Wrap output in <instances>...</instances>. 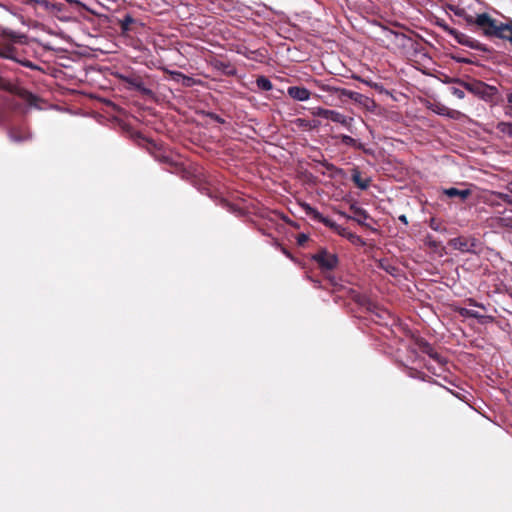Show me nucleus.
<instances>
[{
	"label": "nucleus",
	"instance_id": "nucleus-1",
	"mask_svg": "<svg viewBox=\"0 0 512 512\" xmlns=\"http://www.w3.org/2000/svg\"><path fill=\"white\" fill-rule=\"evenodd\" d=\"M465 20L469 25L479 27L487 37H497L512 43V21L501 23L492 19L486 13L479 14L476 17L467 15Z\"/></svg>",
	"mask_w": 512,
	"mask_h": 512
},
{
	"label": "nucleus",
	"instance_id": "nucleus-2",
	"mask_svg": "<svg viewBox=\"0 0 512 512\" xmlns=\"http://www.w3.org/2000/svg\"><path fill=\"white\" fill-rule=\"evenodd\" d=\"M337 264V255L322 249V288H330L332 291H348L349 289L340 278H336L330 272H324V269H333Z\"/></svg>",
	"mask_w": 512,
	"mask_h": 512
},
{
	"label": "nucleus",
	"instance_id": "nucleus-3",
	"mask_svg": "<svg viewBox=\"0 0 512 512\" xmlns=\"http://www.w3.org/2000/svg\"><path fill=\"white\" fill-rule=\"evenodd\" d=\"M322 102L327 105L337 106L347 99H353L359 94L345 89L333 87L329 84H322Z\"/></svg>",
	"mask_w": 512,
	"mask_h": 512
},
{
	"label": "nucleus",
	"instance_id": "nucleus-4",
	"mask_svg": "<svg viewBox=\"0 0 512 512\" xmlns=\"http://www.w3.org/2000/svg\"><path fill=\"white\" fill-rule=\"evenodd\" d=\"M452 82L458 83L461 85L464 89L469 91L470 93L484 99L489 100L492 99L496 93L497 88L494 86H490L482 81L474 80L472 82H466L463 80H460L458 78L452 79Z\"/></svg>",
	"mask_w": 512,
	"mask_h": 512
},
{
	"label": "nucleus",
	"instance_id": "nucleus-5",
	"mask_svg": "<svg viewBox=\"0 0 512 512\" xmlns=\"http://www.w3.org/2000/svg\"><path fill=\"white\" fill-rule=\"evenodd\" d=\"M322 119L332 121L344 127L345 129L351 131L353 118L347 117L337 111L322 108Z\"/></svg>",
	"mask_w": 512,
	"mask_h": 512
},
{
	"label": "nucleus",
	"instance_id": "nucleus-6",
	"mask_svg": "<svg viewBox=\"0 0 512 512\" xmlns=\"http://www.w3.org/2000/svg\"><path fill=\"white\" fill-rule=\"evenodd\" d=\"M450 34L461 45H464L471 49H475V50H479V51H487L486 47L483 44H481L478 40L473 39L472 37H470L464 33H461L457 30L451 29Z\"/></svg>",
	"mask_w": 512,
	"mask_h": 512
},
{
	"label": "nucleus",
	"instance_id": "nucleus-7",
	"mask_svg": "<svg viewBox=\"0 0 512 512\" xmlns=\"http://www.w3.org/2000/svg\"><path fill=\"white\" fill-rule=\"evenodd\" d=\"M450 245L460 252H474L476 243L473 238L457 237L450 241Z\"/></svg>",
	"mask_w": 512,
	"mask_h": 512
},
{
	"label": "nucleus",
	"instance_id": "nucleus-8",
	"mask_svg": "<svg viewBox=\"0 0 512 512\" xmlns=\"http://www.w3.org/2000/svg\"><path fill=\"white\" fill-rule=\"evenodd\" d=\"M430 109L434 113H436L437 115L445 116V117H448V118L453 119V120H458L462 116V113L460 111L451 109V108H449L446 105L441 104V103L433 104L430 107Z\"/></svg>",
	"mask_w": 512,
	"mask_h": 512
},
{
	"label": "nucleus",
	"instance_id": "nucleus-9",
	"mask_svg": "<svg viewBox=\"0 0 512 512\" xmlns=\"http://www.w3.org/2000/svg\"><path fill=\"white\" fill-rule=\"evenodd\" d=\"M218 7L225 12L235 13L236 15L243 14L247 10L244 4L235 0H222L218 3Z\"/></svg>",
	"mask_w": 512,
	"mask_h": 512
},
{
	"label": "nucleus",
	"instance_id": "nucleus-10",
	"mask_svg": "<svg viewBox=\"0 0 512 512\" xmlns=\"http://www.w3.org/2000/svg\"><path fill=\"white\" fill-rule=\"evenodd\" d=\"M9 138L15 143H21L23 141L31 139L30 131L24 126L12 127L8 132Z\"/></svg>",
	"mask_w": 512,
	"mask_h": 512
},
{
	"label": "nucleus",
	"instance_id": "nucleus-11",
	"mask_svg": "<svg viewBox=\"0 0 512 512\" xmlns=\"http://www.w3.org/2000/svg\"><path fill=\"white\" fill-rule=\"evenodd\" d=\"M236 52L245 58L257 62H263L266 58L265 51L263 50H250L245 46H238Z\"/></svg>",
	"mask_w": 512,
	"mask_h": 512
},
{
	"label": "nucleus",
	"instance_id": "nucleus-12",
	"mask_svg": "<svg viewBox=\"0 0 512 512\" xmlns=\"http://www.w3.org/2000/svg\"><path fill=\"white\" fill-rule=\"evenodd\" d=\"M351 180L361 190H367L371 184V178L368 176L363 177L357 168L352 169Z\"/></svg>",
	"mask_w": 512,
	"mask_h": 512
},
{
	"label": "nucleus",
	"instance_id": "nucleus-13",
	"mask_svg": "<svg viewBox=\"0 0 512 512\" xmlns=\"http://www.w3.org/2000/svg\"><path fill=\"white\" fill-rule=\"evenodd\" d=\"M443 194L449 198H459L461 201H465L471 194L470 189H458L456 187H449L443 189Z\"/></svg>",
	"mask_w": 512,
	"mask_h": 512
},
{
	"label": "nucleus",
	"instance_id": "nucleus-14",
	"mask_svg": "<svg viewBox=\"0 0 512 512\" xmlns=\"http://www.w3.org/2000/svg\"><path fill=\"white\" fill-rule=\"evenodd\" d=\"M288 95L298 101H305L309 98L310 92L304 87L291 86L287 90Z\"/></svg>",
	"mask_w": 512,
	"mask_h": 512
},
{
	"label": "nucleus",
	"instance_id": "nucleus-15",
	"mask_svg": "<svg viewBox=\"0 0 512 512\" xmlns=\"http://www.w3.org/2000/svg\"><path fill=\"white\" fill-rule=\"evenodd\" d=\"M352 216L350 219L356 221L359 225L368 226L366 220L369 218L368 213L361 207L351 206Z\"/></svg>",
	"mask_w": 512,
	"mask_h": 512
},
{
	"label": "nucleus",
	"instance_id": "nucleus-16",
	"mask_svg": "<svg viewBox=\"0 0 512 512\" xmlns=\"http://www.w3.org/2000/svg\"><path fill=\"white\" fill-rule=\"evenodd\" d=\"M422 351L441 366L447 363L446 359L439 355L428 343L423 344Z\"/></svg>",
	"mask_w": 512,
	"mask_h": 512
},
{
	"label": "nucleus",
	"instance_id": "nucleus-17",
	"mask_svg": "<svg viewBox=\"0 0 512 512\" xmlns=\"http://www.w3.org/2000/svg\"><path fill=\"white\" fill-rule=\"evenodd\" d=\"M322 224L331 227L335 233H337L338 235H340L344 238L349 231V230H347V228H345L339 224H336L333 221L326 219L324 217H322Z\"/></svg>",
	"mask_w": 512,
	"mask_h": 512
},
{
	"label": "nucleus",
	"instance_id": "nucleus-18",
	"mask_svg": "<svg viewBox=\"0 0 512 512\" xmlns=\"http://www.w3.org/2000/svg\"><path fill=\"white\" fill-rule=\"evenodd\" d=\"M322 175L328 174L329 177H335L336 175H341L342 171L340 169L335 168L332 164L322 160Z\"/></svg>",
	"mask_w": 512,
	"mask_h": 512
},
{
	"label": "nucleus",
	"instance_id": "nucleus-19",
	"mask_svg": "<svg viewBox=\"0 0 512 512\" xmlns=\"http://www.w3.org/2000/svg\"><path fill=\"white\" fill-rule=\"evenodd\" d=\"M171 75L173 76L174 80H176L177 82H180L184 86L189 87L194 84L193 78L186 76L181 72H171Z\"/></svg>",
	"mask_w": 512,
	"mask_h": 512
},
{
	"label": "nucleus",
	"instance_id": "nucleus-20",
	"mask_svg": "<svg viewBox=\"0 0 512 512\" xmlns=\"http://www.w3.org/2000/svg\"><path fill=\"white\" fill-rule=\"evenodd\" d=\"M256 85L260 90L270 91L273 88L272 82L265 76H259L256 79Z\"/></svg>",
	"mask_w": 512,
	"mask_h": 512
},
{
	"label": "nucleus",
	"instance_id": "nucleus-21",
	"mask_svg": "<svg viewBox=\"0 0 512 512\" xmlns=\"http://www.w3.org/2000/svg\"><path fill=\"white\" fill-rule=\"evenodd\" d=\"M460 314L464 317L475 318L478 320H482L485 318V316L480 314L478 311L473 310V309H468V308H461Z\"/></svg>",
	"mask_w": 512,
	"mask_h": 512
},
{
	"label": "nucleus",
	"instance_id": "nucleus-22",
	"mask_svg": "<svg viewBox=\"0 0 512 512\" xmlns=\"http://www.w3.org/2000/svg\"><path fill=\"white\" fill-rule=\"evenodd\" d=\"M496 129L505 135H508L512 138V123L511 122H499L496 125Z\"/></svg>",
	"mask_w": 512,
	"mask_h": 512
},
{
	"label": "nucleus",
	"instance_id": "nucleus-23",
	"mask_svg": "<svg viewBox=\"0 0 512 512\" xmlns=\"http://www.w3.org/2000/svg\"><path fill=\"white\" fill-rule=\"evenodd\" d=\"M215 67L223 70L228 75H234L236 73V70L233 67H231L229 63L218 61L216 62Z\"/></svg>",
	"mask_w": 512,
	"mask_h": 512
},
{
	"label": "nucleus",
	"instance_id": "nucleus-24",
	"mask_svg": "<svg viewBox=\"0 0 512 512\" xmlns=\"http://www.w3.org/2000/svg\"><path fill=\"white\" fill-rule=\"evenodd\" d=\"M345 238H347L354 245H360V246L365 245V241L360 236L356 235L355 233H353L351 231H348Z\"/></svg>",
	"mask_w": 512,
	"mask_h": 512
},
{
	"label": "nucleus",
	"instance_id": "nucleus-25",
	"mask_svg": "<svg viewBox=\"0 0 512 512\" xmlns=\"http://www.w3.org/2000/svg\"><path fill=\"white\" fill-rule=\"evenodd\" d=\"M134 23V19L131 15L127 14L125 17L120 21V27L122 32H127L130 30V25Z\"/></svg>",
	"mask_w": 512,
	"mask_h": 512
},
{
	"label": "nucleus",
	"instance_id": "nucleus-26",
	"mask_svg": "<svg viewBox=\"0 0 512 512\" xmlns=\"http://www.w3.org/2000/svg\"><path fill=\"white\" fill-rule=\"evenodd\" d=\"M492 196L499 198L500 200L512 205V197L510 192H492Z\"/></svg>",
	"mask_w": 512,
	"mask_h": 512
},
{
	"label": "nucleus",
	"instance_id": "nucleus-27",
	"mask_svg": "<svg viewBox=\"0 0 512 512\" xmlns=\"http://www.w3.org/2000/svg\"><path fill=\"white\" fill-rule=\"evenodd\" d=\"M498 223L501 227L512 229V212L499 218Z\"/></svg>",
	"mask_w": 512,
	"mask_h": 512
},
{
	"label": "nucleus",
	"instance_id": "nucleus-28",
	"mask_svg": "<svg viewBox=\"0 0 512 512\" xmlns=\"http://www.w3.org/2000/svg\"><path fill=\"white\" fill-rule=\"evenodd\" d=\"M302 208L304 209V211L306 212V214L308 216H311L314 219L320 218V214L318 213V211L316 209L312 208L309 204H307V203L302 204Z\"/></svg>",
	"mask_w": 512,
	"mask_h": 512
},
{
	"label": "nucleus",
	"instance_id": "nucleus-29",
	"mask_svg": "<svg viewBox=\"0 0 512 512\" xmlns=\"http://www.w3.org/2000/svg\"><path fill=\"white\" fill-rule=\"evenodd\" d=\"M341 141L343 144L348 145V146H354V147H358V148L361 147L360 144H357V141L354 138H352L348 135H342Z\"/></svg>",
	"mask_w": 512,
	"mask_h": 512
},
{
	"label": "nucleus",
	"instance_id": "nucleus-30",
	"mask_svg": "<svg viewBox=\"0 0 512 512\" xmlns=\"http://www.w3.org/2000/svg\"><path fill=\"white\" fill-rule=\"evenodd\" d=\"M425 244L433 249H436L439 246L438 241H436L431 235H427L425 237Z\"/></svg>",
	"mask_w": 512,
	"mask_h": 512
},
{
	"label": "nucleus",
	"instance_id": "nucleus-31",
	"mask_svg": "<svg viewBox=\"0 0 512 512\" xmlns=\"http://www.w3.org/2000/svg\"><path fill=\"white\" fill-rule=\"evenodd\" d=\"M309 239V236L305 233H300L296 237L297 244L303 246Z\"/></svg>",
	"mask_w": 512,
	"mask_h": 512
},
{
	"label": "nucleus",
	"instance_id": "nucleus-32",
	"mask_svg": "<svg viewBox=\"0 0 512 512\" xmlns=\"http://www.w3.org/2000/svg\"><path fill=\"white\" fill-rule=\"evenodd\" d=\"M507 103L505 114L512 117V92L507 95Z\"/></svg>",
	"mask_w": 512,
	"mask_h": 512
},
{
	"label": "nucleus",
	"instance_id": "nucleus-33",
	"mask_svg": "<svg viewBox=\"0 0 512 512\" xmlns=\"http://www.w3.org/2000/svg\"><path fill=\"white\" fill-rule=\"evenodd\" d=\"M451 93L458 99H463L465 97L464 91L456 87L451 88Z\"/></svg>",
	"mask_w": 512,
	"mask_h": 512
},
{
	"label": "nucleus",
	"instance_id": "nucleus-34",
	"mask_svg": "<svg viewBox=\"0 0 512 512\" xmlns=\"http://www.w3.org/2000/svg\"><path fill=\"white\" fill-rule=\"evenodd\" d=\"M429 226L431 229H433L434 231H440L441 230V225L439 222H437L434 218H432L429 222Z\"/></svg>",
	"mask_w": 512,
	"mask_h": 512
},
{
	"label": "nucleus",
	"instance_id": "nucleus-35",
	"mask_svg": "<svg viewBox=\"0 0 512 512\" xmlns=\"http://www.w3.org/2000/svg\"><path fill=\"white\" fill-rule=\"evenodd\" d=\"M4 35L11 38V39H16L17 38V34L16 32H14L13 30H9V29H5L3 31Z\"/></svg>",
	"mask_w": 512,
	"mask_h": 512
},
{
	"label": "nucleus",
	"instance_id": "nucleus-36",
	"mask_svg": "<svg viewBox=\"0 0 512 512\" xmlns=\"http://www.w3.org/2000/svg\"><path fill=\"white\" fill-rule=\"evenodd\" d=\"M134 85L140 90L142 91L143 93L145 94H150L151 91L145 87H143L142 83H134Z\"/></svg>",
	"mask_w": 512,
	"mask_h": 512
},
{
	"label": "nucleus",
	"instance_id": "nucleus-37",
	"mask_svg": "<svg viewBox=\"0 0 512 512\" xmlns=\"http://www.w3.org/2000/svg\"><path fill=\"white\" fill-rule=\"evenodd\" d=\"M411 377H418L422 380H426L425 377H424V374L422 372H418V371H411L410 374H409Z\"/></svg>",
	"mask_w": 512,
	"mask_h": 512
},
{
	"label": "nucleus",
	"instance_id": "nucleus-38",
	"mask_svg": "<svg viewBox=\"0 0 512 512\" xmlns=\"http://www.w3.org/2000/svg\"><path fill=\"white\" fill-rule=\"evenodd\" d=\"M469 303H470V305H473L475 307H479V308L485 310V306L481 303H477L475 300L470 299Z\"/></svg>",
	"mask_w": 512,
	"mask_h": 512
},
{
	"label": "nucleus",
	"instance_id": "nucleus-39",
	"mask_svg": "<svg viewBox=\"0 0 512 512\" xmlns=\"http://www.w3.org/2000/svg\"><path fill=\"white\" fill-rule=\"evenodd\" d=\"M398 219H399L402 223H404L405 225H407V224H408V219H407V217H406L405 215H400V216L398 217Z\"/></svg>",
	"mask_w": 512,
	"mask_h": 512
},
{
	"label": "nucleus",
	"instance_id": "nucleus-40",
	"mask_svg": "<svg viewBox=\"0 0 512 512\" xmlns=\"http://www.w3.org/2000/svg\"><path fill=\"white\" fill-rule=\"evenodd\" d=\"M457 62L465 63V64H470L471 63V61L469 59H467V58H458Z\"/></svg>",
	"mask_w": 512,
	"mask_h": 512
},
{
	"label": "nucleus",
	"instance_id": "nucleus-41",
	"mask_svg": "<svg viewBox=\"0 0 512 512\" xmlns=\"http://www.w3.org/2000/svg\"><path fill=\"white\" fill-rule=\"evenodd\" d=\"M312 259L315 260L317 263L320 264V252L318 253H315L313 256H312Z\"/></svg>",
	"mask_w": 512,
	"mask_h": 512
},
{
	"label": "nucleus",
	"instance_id": "nucleus-42",
	"mask_svg": "<svg viewBox=\"0 0 512 512\" xmlns=\"http://www.w3.org/2000/svg\"><path fill=\"white\" fill-rule=\"evenodd\" d=\"M213 118H214L217 122H219V123H223V122H224V120H223L220 116H218V115H214V116H213Z\"/></svg>",
	"mask_w": 512,
	"mask_h": 512
},
{
	"label": "nucleus",
	"instance_id": "nucleus-43",
	"mask_svg": "<svg viewBox=\"0 0 512 512\" xmlns=\"http://www.w3.org/2000/svg\"><path fill=\"white\" fill-rule=\"evenodd\" d=\"M386 312L381 310L380 312H378L376 315L379 317V318H383V314H385Z\"/></svg>",
	"mask_w": 512,
	"mask_h": 512
},
{
	"label": "nucleus",
	"instance_id": "nucleus-44",
	"mask_svg": "<svg viewBox=\"0 0 512 512\" xmlns=\"http://www.w3.org/2000/svg\"><path fill=\"white\" fill-rule=\"evenodd\" d=\"M27 100H28L29 102H32V100H34V96H33L32 94H28V98H27Z\"/></svg>",
	"mask_w": 512,
	"mask_h": 512
},
{
	"label": "nucleus",
	"instance_id": "nucleus-45",
	"mask_svg": "<svg viewBox=\"0 0 512 512\" xmlns=\"http://www.w3.org/2000/svg\"><path fill=\"white\" fill-rule=\"evenodd\" d=\"M209 1H210V2H212V3H216V2H217V3H219V2H221L222 0H209Z\"/></svg>",
	"mask_w": 512,
	"mask_h": 512
},
{
	"label": "nucleus",
	"instance_id": "nucleus-46",
	"mask_svg": "<svg viewBox=\"0 0 512 512\" xmlns=\"http://www.w3.org/2000/svg\"><path fill=\"white\" fill-rule=\"evenodd\" d=\"M307 278L310 279L311 281L313 282H317L316 280H314L310 275H307Z\"/></svg>",
	"mask_w": 512,
	"mask_h": 512
},
{
	"label": "nucleus",
	"instance_id": "nucleus-47",
	"mask_svg": "<svg viewBox=\"0 0 512 512\" xmlns=\"http://www.w3.org/2000/svg\"><path fill=\"white\" fill-rule=\"evenodd\" d=\"M34 0H24V3L28 4V3H32Z\"/></svg>",
	"mask_w": 512,
	"mask_h": 512
},
{
	"label": "nucleus",
	"instance_id": "nucleus-48",
	"mask_svg": "<svg viewBox=\"0 0 512 512\" xmlns=\"http://www.w3.org/2000/svg\"><path fill=\"white\" fill-rule=\"evenodd\" d=\"M284 253H285L288 257H290L289 252H287V251H285V250H284Z\"/></svg>",
	"mask_w": 512,
	"mask_h": 512
}]
</instances>
